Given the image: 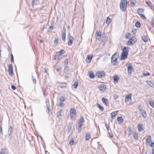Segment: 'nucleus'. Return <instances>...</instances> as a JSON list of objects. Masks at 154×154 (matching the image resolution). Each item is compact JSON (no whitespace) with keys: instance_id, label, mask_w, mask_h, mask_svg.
Instances as JSON below:
<instances>
[{"instance_id":"a878e982","label":"nucleus","mask_w":154,"mask_h":154,"mask_svg":"<svg viewBox=\"0 0 154 154\" xmlns=\"http://www.w3.org/2000/svg\"><path fill=\"white\" fill-rule=\"evenodd\" d=\"M133 137L134 139L137 140L138 138V134L136 132H134L133 134Z\"/></svg>"},{"instance_id":"09e8293b","label":"nucleus","mask_w":154,"mask_h":154,"mask_svg":"<svg viewBox=\"0 0 154 154\" xmlns=\"http://www.w3.org/2000/svg\"><path fill=\"white\" fill-rule=\"evenodd\" d=\"M32 79L33 83L34 84H35L36 83V79L35 78L33 77V76H32Z\"/></svg>"},{"instance_id":"4468645a","label":"nucleus","mask_w":154,"mask_h":154,"mask_svg":"<svg viewBox=\"0 0 154 154\" xmlns=\"http://www.w3.org/2000/svg\"><path fill=\"white\" fill-rule=\"evenodd\" d=\"M106 88V85L103 84L99 87V89L101 91H104Z\"/></svg>"},{"instance_id":"c03bdc74","label":"nucleus","mask_w":154,"mask_h":154,"mask_svg":"<svg viewBox=\"0 0 154 154\" xmlns=\"http://www.w3.org/2000/svg\"><path fill=\"white\" fill-rule=\"evenodd\" d=\"M76 115L70 114V119L72 120H74L75 119V116Z\"/></svg>"},{"instance_id":"680f3d73","label":"nucleus","mask_w":154,"mask_h":154,"mask_svg":"<svg viewBox=\"0 0 154 154\" xmlns=\"http://www.w3.org/2000/svg\"><path fill=\"white\" fill-rule=\"evenodd\" d=\"M43 94L45 96H46L47 94H48L44 90H43Z\"/></svg>"},{"instance_id":"8fccbe9b","label":"nucleus","mask_w":154,"mask_h":154,"mask_svg":"<svg viewBox=\"0 0 154 154\" xmlns=\"http://www.w3.org/2000/svg\"><path fill=\"white\" fill-rule=\"evenodd\" d=\"M151 25L154 26V15L152 19Z\"/></svg>"},{"instance_id":"5fc2aeb1","label":"nucleus","mask_w":154,"mask_h":154,"mask_svg":"<svg viewBox=\"0 0 154 154\" xmlns=\"http://www.w3.org/2000/svg\"><path fill=\"white\" fill-rule=\"evenodd\" d=\"M105 127H106V129H107V130L109 131V126L108 125H107L106 122H105Z\"/></svg>"},{"instance_id":"5701e85b","label":"nucleus","mask_w":154,"mask_h":154,"mask_svg":"<svg viewBox=\"0 0 154 154\" xmlns=\"http://www.w3.org/2000/svg\"><path fill=\"white\" fill-rule=\"evenodd\" d=\"M62 112V109H60L59 111L57 112L56 115L57 117L58 118L60 117L61 116Z\"/></svg>"},{"instance_id":"338daca9","label":"nucleus","mask_w":154,"mask_h":154,"mask_svg":"<svg viewBox=\"0 0 154 154\" xmlns=\"http://www.w3.org/2000/svg\"><path fill=\"white\" fill-rule=\"evenodd\" d=\"M150 146L151 147H154V143L152 142Z\"/></svg>"},{"instance_id":"f257e3e1","label":"nucleus","mask_w":154,"mask_h":154,"mask_svg":"<svg viewBox=\"0 0 154 154\" xmlns=\"http://www.w3.org/2000/svg\"><path fill=\"white\" fill-rule=\"evenodd\" d=\"M85 122L84 119L83 117L81 116L79 120L78 126V131L79 133H80L82 130V126L83 125Z\"/></svg>"},{"instance_id":"4d7b16f0","label":"nucleus","mask_w":154,"mask_h":154,"mask_svg":"<svg viewBox=\"0 0 154 154\" xmlns=\"http://www.w3.org/2000/svg\"><path fill=\"white\" fill-rule=\"evenodd\" d=\"M63 101H60V106H64V104L63 103Z\"/></svg>"},{"instance_id":"a18cd8bd","label":"nucleus","mask_w":154,"mask_h":154,"mask_svg":"<svg viewBox=\"0 0 154 154\" xmlns=\"http://www.w3.org/2000/svg\"><path fill=\"white\" fill-rule=\"evenodd\" d=\"M146 3L149 7H150L151 9H152V5L150 2H146Z\"/></svg>"},{"instance_id":"c9c22d12","label":"nucleus","mask_w":154,"mask_h":154,"mask_svg":"<svg viewBox=\"0 0 154 154\" xmlns=\"http://www.w3.org/2000/svg\"><path fill=\"white\" fill-rule=\"evenodd\" d=\"M97 106L98 108L101 109L102 111H103L104 110V108L102 107L100 104H97Z\"/></svg>"},{"instance_id":"49530a36","label":"nucleus","mask_w":154,"mask_h":154,"mask_svg":"<svg viewBox=\"0 0 154 154\" xmlns=\"http://www.w3.org/2000/svg\"><path fill=\"white\" fill-rule=\"evenodd\" d=\"M13 70V65L11 64H10L8 66V70Z\"/></svg>"},{"instance_id":"473e14b6","label":"nucleus","mask_w":154,"mask_h":154,"mask_svg":"<svg viewBox=\"0 0 154 154\" xmlns=\"http://www.w3.org/2000/svg\"><path fill=\"white\" fill-rule=\"evenodd\" d=\"M89 77L91 79H93L94 77V73L92 72H90L89 73Z\"/></svg>"},{"instance_id":"de8ad7c7","label":"nucleus","mask_w":154,"mask_h":154,"mask_svg":"<svg viewBox=\"0 0 154 154\" xmlns=\"http://www.w3.org/2000/svg\"><path fill=\"white\" fill-rule=\"evenodd\" d=\"M65 98L61 96L60 97V101L64 102L65 101Z\"/></svg>"},{"instance_id":"4be33fe9","label":"nucleus","mask_w":154,"mask_h":154,"mask_svg":"<svg viewBox=\"0 0 154 154\" xmlns=\"http://www.w3.org/2000/svg\"><path fill=\"white\" fill-rule=\"evenodd\" d=\"M66 31L65 30L64 32H62V39L64 41H65L66 40Z\"/></svg>"},{"instance_id":"412c9836","label":"nucleus","mask_w":154,"mask_h":154,"mask_svg":"<svg viewBox=\"0 0 154 154\" xmlns=\"http://www.w3.org/2000/svg\"><path fill=\"white\" fill-rule=\"evenodd\" d=\"M60 88H66V83L64 82L61 83V84L59 86Z\"/></svg>"},{"instance_id":"bf43d9fd","label":"nucleus","mask_w":154,"mask_h":154,"mask_svg":"<svg viewBox=\"0 0 154 154\" xmlns=\"http://www.w3.org/2000/svg\"><path fill=\"white\" fill-rule=\"evenodd\" d=\"M143 75H144V76L149 75V73L148 72H147L146 73H143Z\"/></svg>"},{"instance_id":"3c124183","label":"nucleus","mask_w":154,"mask_h":154,"mask_svg":"<svg viewBox=\"0 0 154 154\" xmlns=\"http://www.w3.org/2000/svg\"><path fill=\"white\" fill-rule=\"evenodd\" d=\"M74 143V140H72L70 141L69 144L70 145L72 146L73 145Z\"/></svg>"},{"instance_id":"39448f33","label":"nucleus","mask_w":154,"mask_h":154,"mask_svg":"<svg viewBox=\"0 0 154 154\" xmlns=\"http://www.w3.org/2000/svg\"><path fill=\"white\" fill-rule=\"evenodd\" d=\"M136 41V38L135 37H132L127 42L126 45H132L134 44Z\"/></svg>"},{"instance_id":"052dcab7","label":"nucleus","mask_w":154,"mask_h":154,"mask_svg":"<svg viewBox=\"0 0 154 154\" xmlns=\"http://www.w3.org/2000/svg\"><path fill=\"white\" fill-rule=\"evenodd\" d=\"M11 88L13 90H15L16 88V86L14 85H12L11 86Z\"/></svg>"},{"instance_id":"13d9d810","label":"nucleus","mask_w":154,"mask_h":154,"mask_svg":"<svg viewBox=\"0 0 154 154\" xmlns=\"http://www.w3.org/2000/svg\"><path fill=\"white\" fill-rule=\"evenodd\" d=\"M113 97L114 99H116L118 97V96L117 94H114Z\"/></svg>"},{"instance_id":"423d86ee","label":"nucleus","mask_w":154,"mask_h":154,"mask_svg":"<svg viewBox=\"0 0 154 154\" xmlns=\"http://www.w3.org/2000/svg\"><path fill=\"white\" fill-rule=\"evenodd\" d=\"M96 75L98 78H100L105 76V73L104 71H99L96 72Z\"/></svg>"},{"instance_id":"dca6fc26","label":"nucleus","mask_w":154,"mask_h":154,"mask_svg":"<svg viewBox=\"0 0 154 154\" xmlns=\"http://www.w3.org/2000/svg\"><path fill=\"white\" fill-rule=\"evenodd\" d=\"M101 35V32L100 31H97L95 34V37L96 39H99Z\"/></svg>"},{"instance_id":"4c0bfd02","label":"nucleus","mask_w":154,"mask_h":154,"mask_svg":"<svg viewBox=\"0 0 154 154\" xmlns=\"http://www.w3.org/2000/svg\"><path fill=\"white\" fill-rule=\"evenodd\" d=\"M143 40L145 42H147L148 39L147 37L145 35H143L142 38Z\"/></svg>"},{"instance_id":"393cba45","label":"nucleus","mask_w":154,"mask_h":154,"mask_svg":"<svg viewBox=\"0 0 154 154\" xmlns=\"http://www.w3.org/2000/svg\"><path fill=\"white\" fill-rule=\"evenodd\" d=\"M146 83L152 87H154V84L152 81H146Z\"/></svg>"},{"instance_id":"2f4dec72","label":"nucleus","mask_w":154,"mask_h":154,"mask_svg":"<svg viewBox=\"0 0 154 154\" xmlns=\"http://www.w3.org/2000/svg\"><path fill=\"white\" fill-rule=\"evenodd\" d=\"M149 103L152 107L154 108V102L151 99H150V100L149 101Z\"/></svg>"},{"instance_id":"f3484780","label":"nucleus","mask_w":154,"mask_h":154,"mask_svg":"<svg viewBox=\"0 0 154 154\" xmlns=\"http://www.w3.org/2000/svg\"><path fill=\"white\" fill-rule=\"evenodd\" d=\"M128 55V54H127L122 53L121 54V59L122 60H125L127 58Z\"/></svg>"},{"instance_id":"f8f14e48","label":"nucleus","mask_w":154,"mask_h":154,"mask_svg":"<svg viewBox=\"0 0 154 154\" xmlns=\"http://www.w3.org/2000/svg\"><path fill=\"white\" fill-rule=\"evenodd\" d=\"M144 10H137V12L140 17L143 19H146V18L144 15L141 14V13Z\"/></svg>"},{"instance_id":"f03ea898","label":"nucleus","mask_w":154,"mask_h":154,"mask_svg":"<svg viewBox=\"0 0 154 154\" xmlns=\"http://www.w3.org/2000/svg\"><path fill=\"white\" fill-rule=\"evenodd\" d=\"M118 55L116 53H115L111 57V62L113 65L115 66L118 64L117 62Z\"/></svg>"},{"instance_id":"bb28decb","label":"nucleus","mask_w":154,"mask_h":154,"mask_svg":"<svg viewBox=\"0 0 154 154\" xmlns=\"http://www.w3.org/2000/svg\"><path fill=\"white\" fill-rule=\"evenodd\" d=\"M137 128L138 130L139 131H143V128H142V125H141L140 124H139L137 125Z\"/></svg>"},{"instance_id":"6e6552de","label":"nucleus","mask_w":154,"mask_h":154,"mask_svg":"<svg viewBox=\"0 0 154 154\" xmlns=\"http://www.w3.org/2000/svg\"><path fill=\"white\" fill-rule=\"evenodd\" d=\"M139 109L140 111L141 114L143 117V118L144 119H145L146 118L147 116L146 111L144 110L141 108Z\"/></svg>"},{"instance_id":"b1692460","label":"nucleus","mask_w":154,"mask_h":154,"mask_svg":"<svg viewBox=\"0 0 154 154\" xmlns=\"http://www.w3.org/2000/svg\"><path fill=\"white\" fill-rule=\"evenodd\" d=\"M76 111L74 108H71L70 110V114L76 115Z\"/></svg>"},{"instance_id":"ea45409f","label":"nucleus","mask_w":154,"mask_h":154,"mask_svg":"<svg viewBox=\"0 0 154 154\" xmlns=\"http://www.w3.org/2000/svg\"><path fill=\"white\" fill-rule=\"evenodd\" d=\"M8 74L10 76H12L13 74V70H8Z\"/></svg>"},{"instance_id":"2eb2a0df","label":"nucleus","mask_w":154,"mask_h":154,"mask_svg":"<svg viewBox=\"0 0 154 154\" xmlns=\"http://www.w3.org/2000/svg\"><path fill=\"white\" fill-rule=\"evenodd\" d=\"M13 129L11 125L9 127L8 130V135H9V137H10L11 136V135L13 133Z\"/></svg>"},{"instance_id":"e2e57ef3","label":"nucleus","mask_w":154,"mask_h":154,"mask_svg":"<svg viewBox=\"0 0 154 154\" xmlns=\"http://www.w3.org/2000/svg\"><path fill=\"white\" fill-rule=\"evenodd\" d=\"M46 111L47 112V113H49V112H50V108L49 107H48L47 108V109H46Z\"/></svg>"},{"instance_id":"ddd939ff","label":"nucleus","mask_w":154,"mask_h":154,"mask_svg":"<svg viewBox=\"0 0 154 154\" xmlns=\"http://www.w3.org/2000/svg\"><path fill=\"white\" fill-rule=\"evenodd\" d=\"M113 78L114 83H117L119 79V77L118 75H115L113 76Z\"/></svg>"},{"instance_id":"864d4df0","label":"nucleus","mask_w":154,"mask_h":154,"mask_svg":"<svg viewBox=\"0 0 154 154\" xmlns=\"http://www.w3.org/2000/svg\"><path fill=\"white\" fill-rule=\"evenodd\" d=\"M11 61L12 63L14 62V57L12 54L11 55Z\"/></svg>"},{"instance_id":"69168bd1","label":"nucleus","mask_w":154,"mask_h":154,"mask_svg":"<svg viewBox=\"0 0 154 154\" xmlns=\"http://www.w3.org/2000/svg\"><path fill=\"white\" fill-rule=\"evenodd\" d=\"M48 70V68L46 67H45L44 68V72L45 73H47Z\"/></svg>"},{"instance_id":"7ed1b4c3","label":"nucleus","mask_w":154,"mask_h":154,"mask_svg":"<svg viewBox=\"0 0 154 154\" xmlns=\"http://www.w3.org/2000/svg\"><path fill=\"white\" fill-rule=\"evenodd\" d=\"M127 5V0H122L120 4V7L121 10H126Z\"/></svg>"},{"instance_id":"c85d7f7f","label":"nucleus","mask_w":154,"mask_h":154,"mask_svg":"<svg viewBox=\"0 0 154 154\" xmlns=\"http://www.w3.org/2000/svg\"><path fill=\"white\" fill-rule=\"evenodd\" d=\"M6 153V149L4 148L1 149V151L0 152V154H5Z\"/></svg>"},{"instance_id":"0e129e2a","label":"nucleus","mask_w":154,"mask_h":154,"mask_svg":"<svg viewBox=\"0 0 154 154\" xmlns=\"http://www.w3.org/2000/svg\"><path fill=\"white\" fill-rule=\"evenodd\" d=\"M65 70L68 71L69 70V67L68 66H66L64 68Z\"/></svg>"},{"instance_id":"1a4fd4ad","label":"nucleus","mask_w":154,"mask_h":154,"mask_svg":"<svg viewBox=\"0 0 154 154\" xmlns=\"http://www.w3.org/2000/svg\"><path fill=\"white\" fill-rule=\"evenodd\" d=\"M73 38L72 36L70 35L69 37V41L68 42V45L69 46L71 45L72 44L73 42Z\"/></svg>"},{"instance_id":"603ef678","label":"nucleus","mask_w":154,"mask_h":154,"mask_svg":"<svg viewBox=\"0 0 154 154\" xmlns=\"http://www.w3.org/2000/svg\"><path fill=\"white\" fill-rule=\"evenodd\" d=\"M62 68L61 67L59 66L57 68H56L55 69L57 72H58Z\"/></svg>"},{"instance_id":"774afa93","label":"nucleus","mask_w":154,"mask_h":154,"mask_svg":"<svg viewBox=\"0 0 154 154\" xmlns=\"http://www.w3.org/2000/svg\"><path fill=\"white\" fill-rule=\"evenodd\" d=\"M2 133V127L1 125L0 126V133Z\"/></svg>"},{"instance_id":"37998d69","label":"nucleus","mask_w":154,"mask_h":154,"mask_svg":"<svg viewBox=\"0 0 154 154\" xmlns=\"http://www.w3.org/2000/svg\"><path fill=\"white\" fill-rule=\"evenodd\" d=\"M59 40L58 39H56L54 40V46H56L58 43Z\"/></svg>"},{"instance_id":"f704fd0d","label":"nucleus","mask_w":154,"mask_h":154,"mask_svg":"<svg viewBox=\"0 0 154 154\" xmlns=\"http://www.w3.org/2000/svg\"><path fill=\"white\" fill-rule=\"evenodd\" d=\"M78 85V83L77 82H75L74 84L72 85V87L76 88Z\"/></svg>"},{"instance_id":"6ab92c4d","label":"nucleus","mask_w":154,"mask_h":154,"mask_svg":"<svg viewBox=\"0 0 154 154\" xmlns=\"http://www.w3.org/2000/svg\"><path fill=\"white\" fill-rule=\"evenodd\" d=\"M60 56L58 54H57V52L56 54L54 55L53 57V60H58L59 58V57Z\"/></svg>"},{"instance_id":"a211bd4d","label":"nucleus","mask_w":154,"mask_h":154,"mask_svg":"<svg viewBox=\"0 0 154 154\" xmlns=\"http://www.w3.org/2000/svg\"><path fill=\"white\" fill-rule=\"evenodd\" d=\"M93 56L91 55H88L86 58V60L87 62L90 63L91 62Z\"/></svg>"},{"instance_id":"a19ab883","label":"nucleus","mask_w":154,"mask_h":154,"mask_svg":"<svg viewBox=\"0 0 154 154\" xmlns=\"http://www.w3.org/2000/svg\"><path fill=\"white\" fill-rule=\"evenodd\" d=\"M135 1H133V0H130V3L131 6H134L135 5Z\"/></svg>"},{"instance_id":"6e6d98bb","label":"nucleus","mask_w":154,"mask_h":154,"mask_svg":"<svg viewBox=\"0 0 154 154\" xmlns=\"http://www.w3.org/2000/svg\"><path fill=\"white\" fill-rule=\"evenodd\" d=\"M54 28V27L53 26H51L48 29V31H51Z\"/></svg>"},{"instance_id":"9d476101","label":"nucleus","mask_w":154,"mask_h":154,"mask_svg":"<svg viewBox=\"0 0 154 154\" xmlns=\"http://www.w3.org/2000/svg\"><path fill=\"white\" fill-rule=\"evenodd\" d=\"M129 49V48L128 47H124L123 49L122 53L128 54Z\"/></svg>"},{"instance_id":"7c9ffc66","label":"nucleus","mask_w":154,"mask_h":154,"mask_svg":"<svg viewBox=\"0 0 154 154\" xmlns=\"http://www.w3.org/2000/svg\"><path fill=\"white\" fill-rule=\"evenodd\" d=\"M118 111H116L114 112H112L111 114V116L115 118V116L118 114Z\"/></svg>"},{"instance_id":"aec40b11","label":"nucleus","mask_w":154,"mask_h":154,"mask_svg":"<svg viewBox=\"0 0 154 154\" xmlns=\"http://www.w3.org/2000/svg\"><path fill=\"white\" fill-rule=\"evenodd\" d=\"M91 134L90 132L86 134L85 137L86 140L87 141L89 140L90 138H91Z\"/></svg>"},{"instance_id":"72a5a7b5","label":"nucleus","mask_w":154,"mask_h":154,"mask_svg":"<svg viewBox=\"0 0 154 154\" xmlns=\"http://www.w3.org/2000/svg\"><path fill=\"white\" fill-rule=\"evenodd\" d=\"M151 137L150 136H148L146 139V142L148 143H149L151 141Z\"/></svg>"},{"instance_id":"c756f323","label":"nucleus","mask_w":154,"mask_h":154,"mask_svg":"<svg viewBox=\"0 0 154 154\" xmlns=\"http://www.w3.org/2000/svg\"><path fill=\"white\" fill-rule=\"evenodd\" d=\"M117 120L119 123L121 124L123 122V119L122 117H120L118 118Z\"/></svg>"},{"instance_id":"79ce46f5","label":"nucleus","mask_w":154,"mask_h":154,"mask_svg":"<svg viewBox=\"0 0 154 154\" xmlns=\"http://www.w3.org/2000/svg\"><path fill=\"white\" fill-rule=\"evenodd\" d=\"M110 22V19L109 17H108L106 21V23L109 24Z\"/></svg>"},{"instance_id":"20e7f679","label":"nucleus","mask_w":154,"mask_h":154,"mask_svg":"<svg viewBox=\"0 0 154 154\" xmlns=\"http://www.w3.org/2000/svg\"><path fill=\"white\" fill-rule=\"evenodd\" d=\"M131 94H128L126 96L125 99V102L127 104H129L131 102Z\"/></svg>"},{"instance_id":"cd10ccee","label":"nucleus","mask_w":154,"mask_h":154,"mask_svg":"<svg viewBox=\"0 0 154 154\" xmlns=\"http://www.w3.org/2000/svg\"><path fill=\"white\" fill-rule=\"evenodd\" d=\"M57 54H58L60 56L62 55L63 54L66 53V51L63 50H60L59 52H57Z\"/></svg>"},{"instance_id":"9b49d317","label":"nucleus","mask_w":154,"mask_h":154,"mask_svg":"<svg viewBox=\"0 0 154 154\" xmlns=\"http://www.w3.org/2000/svg\"><path fill=\"white\" fill-rule=\"evenodd\" d=\"M102 101L106 106H108V101L107 99L104 97H103L102 98Z\"/></svg>"},{"instance_id":"e433bc0d","label":"nucleus","mask_w":154,"mask_h":154,"mask_svg":"<svg viewBox=\"0 0 154 154\" xmlns=\"http://www.w3.org/2000/svg\"><path fill=\"white\" fill-rule=\"evenodd\" d=\"M135 25L137 27H140L141 26V23L138 21H136L135 23Z\"/></svg>"},{"instance_id":"0eeeda50","label":"nucleus","mask_w":154,"mask_h":154,"mask_svg":"<svg viewBox=\"0 0 154 154\" xmlns=\"http://www.w3.org/2000/svg\"><path fill=\"white\" fill-rule=\"evenodd\" d=\"M127 68L128 74H131L133 69V67L132 64L131 63H129L128 65L127 66Z\"/></svg>"},{"instance_id":"58836bf2","label":"nucleus","mask_w":154,"mask_h":154,"mask_svg":"<svg viewBox=\"0 0 154 154\" xmlns=\"http://www.w3.org/2000/svg\"><path fill=\"white\" fill-rule=\"evenodd\" d=\"M131 36V34L129 32H127L125 35V38L127 39H128Z\"/></svg>"}]
</instances>
